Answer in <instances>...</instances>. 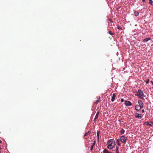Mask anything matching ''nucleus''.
I'll list each match as a JSON object with an SVG mask.
<instances>
[{
	"instance_id": "obj_1",
	"label": "nucleus",
	"mask_w": 153,
	"mask_h": 153,
	"mask_svg": "<svg viewBox=\"0 0 153 153\" xmlns=\"http://www.w3.org/2000/svg\"><path fill=\"white\" fill-rule=\"evenodd\" d=\"M107 148L110 149H111L115 145V142L113 139H110L107 142Z\"/></svg>"
},
{
	"instance_id": "obj_2",
	"label": "nucleus",
	"mask_w": 153,
	"mask_h": 153,
	"mask_svg": "<svg viewBox=\"0 0 153 153\" xmlns=\"http://www.w3.org/2000/svg\"><path fill=\"white\" fill-rule=\"evenodd\" d=\"M127 139V137H125L124 135L122 136L120 138V140L121 142L122 143H126Z\"/></svg>"
},
{
	"instance_id": "obj_3",
	"label": "nucleus",
	"mask_w": 153,
	"mask_h": 153,
	"mask_svg": "<svg viewBox=\"0 0 153 153\" xmlns=\"http://www.w3.org/2000/svg\"><path fill=\"white\" fill-rule=\"evenodd\" d=\"M138 94L141 97L139 96V97L140 98H141L142 99H143V98L142 97V96H143L144 94L143 92L140 89H139L138 91Z\"/></svg>"
},
{
	"instance_id": "obj_4",
	"label": "nucleus",
	"mask_w": 153,
	"mask_h": 153,
	"mask_svg": "<svg viewBox=\"0 0 153 153\" xmlns=\"http://www.w3.org/2000/svg\"><path fill=\"white\" fill-rule=\"evenodd\" d=\"M125 104L127 106L132 105V103L129 101H126L125 102Z\"/></svg>"
},
{
	"instance_id": "obj_5",
	"label": "nucleus",
	"mask_w": 153,
	"mask_h": 153,
	"mask_svg": "<svg viewBox=\"0 0 153 153\" xmlns=\"http://www.w3.org/2000/svg\"><path fill=\"white\" fill-rule=\"evenodd\" d=\"M142 114H138V113H136L135 114V117L137 118H142Z\"/></svg>"
},
{
	"instance_id": "obj_6",
	"label": "nucleus",
	"mask_w": 153,
	"mask_h": 153,
	"mask_svg": "<svg viewBox=\"0 0 153 153\" xmlns=\"http://www.w3.org/2000/svg\"><path fill=\"white\" fill-rule=\"evenodd\" d=\"M141 109V108L138 105H136L135 107V109L137 111H139Z\"/></svg>"
},
{
	"instance_id": "obj_7",
	"label": "nucleus",
	"mask_w": 153,
	"mask_h": 153,
	"mask_svg": "<svg viewBox=\"0 0 153 153\" xmlns=\"http://www.w3.org/2000/svg\"><path fill=\"white\" fill-rule=\"evenodd\" d=\"M116 97V95L114 93L113 94L112 97L111 98V101L112 102H113L115 100Z\"/></svg>"
},
{
	"instance_id": "obj_8",
	"label": "nucleus",
	"mask_w": 153,
	"mask_h": 153,
	"mask_svg": "<svg viewBox=\"0 0 153 153\" xmlns=\"http://www.w3.org/2000/svg\"><path fill=\"white\" fill-rule=\"evenodd\" d=\"M151 39L150 38H148L144 39L143 40V42H147L148 41L150 40Z\"/></svg>"
},
{
	"instance_id": "obj_9",
	"label": "nucleus",
	"mask_w": 153,
	"mask_h": 153,
	"mask_svg": "<svg viewBox=\"0 0 153 153\" xmlns=\"http://www.w3.org/2000/svg\"><path fill=\"white\" fill-rule=\"evenodd\" d=\"M134 15L135 16H137L139 15V13L138 12H137L136 11H134Z\"/></svg>"
},
{
	"instance_id": "obj_10",
	"label": "nucleus",
	"mask_w": 153,
	"mask_h": 153,
	"mask_svg": "<svg viewBox=\"0 0 153 153\" xmlns=\"http://www.w3.org/2000/svg\"><path fill=\"white\" fill-rule=\"evenodd\" d=\"M146 125L149 126H152V125L151 124L149 123L148 122H146L144 123Z\"/></svg>"
},
{
	"instance_id": "obj_11",
	"label": "nucleus",
	"mask_w": 153,
	"mask_h": 153,
	"mask_svg": "<svg viewBox=\"0 0 153 153\" xmlns=\"http://www.w3.org/2000/svg\"><path fill=\"white\" fill-rule=\"evenodd\" d=\"M100 131H97V138L98 140L99 138V135L100 134Z\"/></svg>"
},
{
	"instance_id": "obj_12",
	"label": "nucleus",
	"mask_w": 153,
	"mask_h": 153,
	"mask_svg": "<svg viewBox=\"0 0 153 153\" xmlns=\"http://www.w3.org/2000/svg\"><path fill=\"white\" fill-rule=\"evenodd\" d=\"M103 153H109V152L108 151V150L106 149H105L103 151Z\"/></svg>"
},
{
	"instance_id": "obj_13",
	"label": "nucleus",
	"mask_w": 153,
	"mask_h": 153,
	"mask_svg": "<svg viewBox=\"0 0 153 153\" xmlns=\"http://www.w3.org/2000/svg\"><path fill=\"white\" fill-rule=\"evenodd\" d=\"M138 103L139 105H141L143 103L142 101L141 100H139L138 101Z\"/></svg>"
},
{
	"instance_id": "obj_14",
	"label": "nucleus",
	"mask_w": 153,
	"mask_h": 153,
	"mask_svg": "<svg viewBox=\"0 0 153 153\" xmlns=\"http://www.w3.org/2000/svg\"><path fill=\"white\" fill-rule=\"evenodd\" d=\"M95 142H94L93 144L91 145V150H92L93 149V147H94V145H95Z\"/></svg>"
},
{
	"instance_id": "obj_15",
	"label": "nucleus",
	"mask_w": 153,
	"mask_h": 153,
	"mask_svg": "<svg viewBox=\"0 0 153 153\" xmlns=\"http://www.w3.org/2000/svg\"><path fill=\"white\" fill-rule=\"evenodd\" d=\"M108 33L111 35H114V33L112 32L111 31H109Z\"/></svg>"
},
{
	"instance_id": "obj_16",
	"label": "nucleus",
	"mask_w": 153,
	"mask_h": 153,
	"mask_svg": "<svg viewBox=\"0 0 153 153\" xmlns=\"http://www.w3.org/2000/svg\"><path fill=\"white\" fill-rule=\"evenodd\" d=\"M90 133V131H88L87 132H86L84 135V137H85L87 135H88V134Z\"/></svg>"
},
{
	"instance_id": "obj_17",
	"label": "nucleus",
	"mask_w": 153,
	"mask_h": 153,
	"mask_svg": "<svg viewBox=\"0 0 153 153\" xmlns=\"http://www.w3.org/2000/svg\"><path fill=\"white\" fill-rule=\"evenodd\" d=\"M149 3L151 5H152L153 4V1L152 0H149Z\"/></svg>"
},
{
	"instance_id": "obj_18",
	"label": "nucleus",
	"mask_w": 153,
	"mask_h": 153,
	"mask_svg": "<svg viewBox=\"0 0 153 153\" xmlns=\"http://www.w3.org/2000/svg\"><path fill=\"white\" fill-rule=\"evenodd\" d=\"M98 117V113H97L96 114V116H95V118H94V120H95L96 119H97Z\"/></svg>"
},
{
	"instance_id": "obj_19",
	"label": "nucleus",
	"mask_w": 153,
	"mask_h": 153,
	"mask_svg": "<svg viewBox=\"0 0 153 153\" xmlns=\"http://www.w3.org/2000/svg\"><path fill=\"white\" fill-rule=\"evenodd\" d=\"M125 132V130L124 129H122L120 131V133L122 134L124 133Z\"/></svg>"
},
{
	"instance_id": "obj_20",
	"label": "nucleus",
	"mask_w": 153,
	"mask_h": 153,
	"mask_svg": "<svg viewBox=\"0 0 153 153\" xmlns=\"http://www.w3.org/2000/svg\"><path fill=\"white\" fill-rule=\"evenodd\" d=\"M117 29L119 30H122V27L121 26H118L117 27Z\"/></svg>"
},
{
	"instance_id": "obj_21",
	"label": "nucleus",
	"mask_w": 153,
	"mask_h": 153,
	"mask_svg": "<svg viewBox=\"0 0 153 153\" xmlns=\"http://www.w3.org/2000/svg\"><path fill=\"white\" fill-rule=\"evenodd\" d=\"M116 153H119V152L118 151V148L117 147H116Z\"/></svg>"
},
{
	"instance_id": "obj_22",
	"label": "nucleus",
	"mask_w": 153,
	"mask_h": 153,
	"mask_svg": "<svg viewBox=\"0 0 153 153\" xmlns=\"http://www.w3.org/2000/svg\"><path fill=\"white\" fill-rule=\"evenodd\" d=\"M140 106V107L141 108H143V103L142 104H141V105H139Z\"/></svg>"
},
{
	"instance_id": "obj_23",
	"label": "nucleus",
	"mask_w": 153,
	"mask_h": 153,
	"mask_svg": "<svg viewBox=\"0 0 153 153\" xmlns=\"http://www.w3.org/2000/svg\"><path fill=\"white\" fill-rule=\"evenodd\" d=\"M146 84L148 83L149 82V79H148L147 81H146Z\"/></svg>"
},
{
	"instance_id": "obj_24",
	"label": "nucleus",
	"mask_w": 153,
	"mask_h": 153,
	"mask_svg": "<svg viewBox=\"0 0 153 153\" xmlns=\"http://www.w3.org/2000/svg\"><path fill=\"white\" fill-rule=\"evenodd\" d=\"M99 102V100H97L96 102H95V103L97 104Z\"/></svg>"
},
{
	"instance_id": "obj_25",
	"label": "nucleus",
	"mask_w": 153,
	"mask_h": 153,
	"mask_svg": "<svg viewBox=\"0 0 153 153\" xmlns=\"http://www.w3.org/2000/svg\"><path fill=\"white\" fill-rule=\"evenodd\" d=\"M123 101H124V99H121V102H123Z\"/></svg>"
},
{
	"instance_id": "obj_26",
	"label": "nucleus",
	"mask_w": 153,
	"mask_h": 153,
	"mask_svg": "<svg viewBox=\"0 0 153 153\" xmlns=\"http://www.w3.org/2000/svg\"><path fill=\"white\" fill-rule=\"evenodd\" d=\"M145 112V111L144 109L142 110V112L143 113Z\"/></svg>"
},
{
	"instance_id": "obj_27",
	"label": "nucleus",
	"mask_w": 153,
	"mask_h": 153,
	"mask_svg": "<svg viewBox=\"0 0 153 153\" xmlns=\"http://www.w3.org/2000/svg\"><path fill=\"white\" fill-rule=\"evenodd\" d=\"M142 1L143 2H145L146 1V0H142Z\"/></svg>"
},
{
	"instance_id": "obj_28",
	"label": "nucleus",
	"mask_w": 153,
	"mask_h": 153,
	"mask_svg": "<svg viewBox=\"0 0 153 153\" xmlns=\"http://www.w3.org/2000/svg\"><path fill=\"white\" fill-rule=\"evenodd\" d=\"M151 83H152V84L153 85V81H151Z\"/></svg>"
},
{
	"instance_id": "obj_29",
	"label": "nucleus",
	"mask_w": 153,
	"mask_h": 153,
	"mask_svg": "<svg viewBox=\"0 0 153 153\" xmlns=\"http://www.w3.org/2000/svg\"><path fill=\"white\" fill-rule=\"evenodd\" d=\"M118 145L119 146H120V144L119 143H118Z\"/></svg>"
},
{
	"instance_id": "obj_30",
	"label": "nucleus",
	"mask_w": 153,
	"mask_h": 153,
	"mask_svg": "<svg viewBox=\"0 0 153 153\" xmlns=\"http://www.w3.org/2000/svg\"><path fill=\"white\" fill-rule=\"evenodd\" d=\"M120 8V7H119V8H117V10H118V9H119Z\"/></svg>"
},
{
	"instance_id": "obj_31",
	"label": "nucleus",
	"mask_w": 153,
	"mask_h": 153,
	"mask_svg": "<svg viewBox=\"0 0 153 153\" xmlns=\"http://www.w3.org/2000/svg\"><path fill=\"white\" fill-rule=\"evenodd\" d=\"M151 123L152 124H153V122L151 121Z\"/></svg>"
},
{
	"instance_id": "obj_32",
	"label": "nucleus",
	"mask_w": 153,
	"mask_h": 153,
	"mask_svg": "<svg viewBox=\"0 0 153 153\" xmlns=\"http://www.w3.org/2000/svg\"><path fill=\"white\" fill-rule=\"evenodd\" d=\"M0 143H1V140H0Z\"/></svg>"
},
{
	"instance_id": "obj_33",
	"label": "nucleus",
	"mask_w": 153,
	"mask_h": 153,
	"mask_svg": "<svg viewBox=\"0 0 153 153\" xmlns=\"http://www.w3.org/2000/svg\"><path fill=\"white\" fill-rule=\"evenodd\" d=\"M109 153H111V152H109Z\"/></svg>"
}]
</instances>
